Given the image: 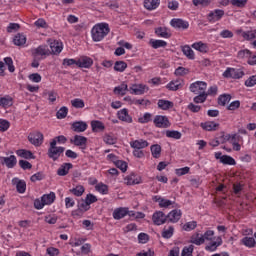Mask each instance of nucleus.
<instances>
[{
  "mask_svg": "<svg viewBox=\"0 0 256 256\" xmlns=\"http://www.w3.org/2000/svg\"><path fill=\"white\" fill-rule=\"evenodd\" d=\"M111 29L109 28V24L107 23H99L96 24L92 30H91V35L93 41L96 43L99 41H103L107 35H109Z\"/></svg>",
  "mask_w": 256,
  "mask_h": 256,
  "instance_id": "f257e3e1",
  "label": "nucleus"
},
{
  "mask_svg": "<svg viewBox=\"0 0 256 256\" xmlns=\"http://www.w3.org/2000/svg\"><path fill=\"white\" fill-rule=\"evenodd\" d=\"M55 194L54 192H50L49 194H44L41 199L37 198L34 200L35 209H43L44 205H51L55 202Z\"/></svg>",
  "mask_w": 256,
  "mask_h": 256,
  "instance_id": "f03ea898",
  "label": "nucleus"
},
{
  "mask_svg": "<svg viewBox=\"0 0 256 256\" xmlns=\"http://www.w3.org/2000/svg\"><path fill=\"white\" fill-rule=\"evenodd\" d=\"M243 75H245V72L239 68H227L223 73V77H226L227 79H241Z\"/></svg>",
  "mask_w": 256,
  "mask_h": 256,
  "instance_id": "7ed1b4c3",
  "label": "nucleus"
},
{
  "mask_svg": "<svg viewBox=\"0 0 256 256\" xmlns=\"http://www.w3.org/2000/svg\"><path fill=\"white\" fill-rule=\"evenodd\" d=\"M190 91L194 94H205L207 93V84L203 81H196L190 85Z\"/></svg>",
  "mask_w": 256,
  "mask_h": 256,
  "instance_id": "20e7f679",
  "label": "nucleus"
},
{
  "mask_svg": "<svg viewBox=\"0 0 256 256\" xmlns=\"http://www.w3.org/2000/svg\"><path fill=\"white\" fill-rule=\"evenodd\" d=\"M154 125L159 129H167L171 127V122H169V118H167V116L157 115L154 118Z\"/></svg>",
  "mask_w": 256,
  "mask_h": 256,
  "instance_id": "39448f33",
  "label": "nucleus"
},
{
  "mask_svg": "<svg viewBox=\"0 0 256 256\" xmlns=\"http://www.w3.org/2000/svg\"><path fill=\"white\" fill-rule=\"evenodd\" d=\"M28 141L35 147H40L43 145V133L35 132L28 135Z\"/></svg>",
  "mask_w": 256,
  "mask_h": 256,
  "instance_id": "423d86ee",
  "label": "nucleus"
},
{
  "mask_svg": "<svg viewBox=\"0 0 256 256\" xmlns=\"http://www.w3.org/2000/svg\"><path fill=\"white\" fill-rule=\"evenodd\" d=\"M32 55L33 57H49V55H51V50H49V46L41 45L32 50Z\"/></svg>",
  "mask_w": 256,
  "mask_h": 256,
  "instance_id": "0eeeda50",
  "label": "nucleus"
},
{
  "mask_svg": "<svg viewBox=\"0 0 256 256\" xmlns=\"http://www.w3.org/2000/svg\"><path fill=\"white\" fill-rule=\"evenodd\" d=\"M129 91L132 95H144L149 91V87L143 84H133Z\"/></svg>",
  "mask_w": 256,
  "mask_h": 256,
  "instance_id": "6e6552de",
  "label": "nucleus"
},
{
  "mask_svg": "<svg viewBox=\"0 0 256 256\" xmlns=\"http://www.w3.org/2000/svg\"><path fill=\"white\" fill-rule=\"evenodd\" d=\"M154 225H165L167 223V215L163 211H156L152 215Z\"/></svg>",
  "mask_w": 256,
  "mask_h": 256,
  "instance_id": "1a4fd4ad",
  "label": "nucleus"
},
{
  "mask_svg": "<svg viewBox=\"0 0 256 256\" xmlns=\"http://www.w3.org/2000/svg\"><path fill=\"white\" fill-rule=\"evenodd\" d=\"M1 165H4L7 169H13L17 165V157L15 155L1 157Z\"/></svg>",
  "mask_w": 256,
  "mask_h": 256,
  "instance_id": "9d476101",
  "label": "nucleus"
},
{
  "mask_svg": "<svg viewBox=\"0 0 256 256\" xmlns=\"http://www.w3.org/2000/svg\"><path fill=\"white\" fill-rule=\"evenodd\" d=\"M224 15L225 11L221 9H216L208 14L207 19L209 23H215L217 21H221Z\"/></svg>",
  "mask_w": 256,
  "mask_h": 256,
  "instance_id": "9b49d317",
  "label": "nucleus"
},
{
  "mask_svg": "<svg viewBox=\"0 0 256 256\" xmlns=\"http://www.w3.org/2000/svg\"><path fill=\"white\" fill-rule=\"evenodd\" d=\"M48 157L50 159H53L54 161H57V159H59V157H61V155L59 154V152L57 150L56 140H52L50 142V147L48 149Z\"/></svg>",
  "mask_w": 256,
  "mask_h": 256,
  "instance_id": "f8f14e48",
  "label": "nucleus"
},
{
  "mask_svg": "<svg viewBox=\"0 0 256 256\" xmlns=\"http://www.w3.org/2000/svg\"><path fill=\"white\" fill-rule=\"evenodd\" d=\"M170 25L174 27V29H189V22L179 18L172 19Z\"/></svg>",
  "mask_w": 256,
  "mask_h": 256,
  "instance_id": "ddd939ff",
  "label": "nucleus"
},
{
  "mask_svg": "<svg viewBox=\"0 0 256 256\" xmlns=\"http://www.w3.org/2000/svg\"><path fill=\"white\" fill-rule=\"evenodd\" d=\"M183 85H185L183 79H176L172 80L166 87L169 91H179V89H183Z\"/></svg>",
  "mask_w": 256,
  "mask_h": 256,
  "instance_id": "4468645a",
  "label": "nucleus"
},
{
  "mask_svg": "<svg viewBox=\"0 0 256 256\" xmlns=\"http://www.w3.org/2000/svg\"><path fill=\"white\" fill-rule=\"evenodd\" d=\"M93 65V59L87 56H82L77 60V67L89 69Z\"/></svg>",
  "mask_w": 256,
  "mask_h": 256,
  "instance_id": "2eb2a0df",
  "label": "nucleus"
},
{
  "mask_svg": "<svg viewBox=\"0 0 256 256\" xmlns=\"http://www.w3.org/2000/svg\"><path fill=\"white\" fill-rule=\"evenodd\" d=\"M12 185L16 186V190L18 193H25V191H27V183H25V180H20L19 178H13Z\"/></svg>",
  "mask_w": 256,
  "mask_h": 256,
  "instance_id": "dca6fc26",
  "label": "nucleus"
},
{
  "mask_svg": "<svg viewBox=\"0 0 256 256\" xmlns=\"http://www.w3.org/2000/svg\"><path fill=\"white\" fill-rule=\"evenodd\" d=\"M117 117L120 121H124V123H133V118L129 115V111L126 108L119 110Z\"/></svg>",
  "mask_w": 256,
  "mask_h": 256,
  "instance_id": "f3484780",
  "label": "nucleus"
},
{
  "mask_svg": "<svg viewBox=\"0 0 256 256\" xmlns=\"http://www.w3.org/2000/svg\"><path fill=\"white\" fill-rule=\"evenodd\" d=\"M161 5V0H144V7L147 11H155Z\"/></svg>",
  "mask_w": 256,
  "mask_h": 256,
  "instance_id": "a211bd4d",
  "label": "nucleus"
},
{
  "mask_svg": "<svg viewBox=\"0 0 256 256\" xmlns=\"http://www.w3.org/2000/svg\"><path fill=\"white\" fill-rule=\"evenodd\" d=\"M70 169H73V164H71V163H64L57 170V175H59V177H65V175L69 174V170Z\"/></svg>",
  "mask_w": 256,
  "mask_h": 256,
  "instance_id": "6ab92c4d",
  "label": "nucleus"
},
{
  "mask_svg": "<svg viewBox=\"0 0 256 256\" xmlns=\"http://www.w3.org/2000/svg\"><path fill=\"white\" fill-rule=\"evenodd\" d=\"M181 210H172L170 213H168L167 219L170 221V223H177L179 219H181Z\"/></svg>",
  "mask_w": 256,
  "mask_h": 256,
  "instance_id": "aec40b11",
  "label": "nucleus"
},
{
  "mask_svg": "<svg viewBox=\"0 0 256 256\" xmlns=\"http://www.w3.org/2000/svg\"><path fill=\"white\" fill-rule=\"evenodd\" d=\"M70 143H73L76 147H83V145H87V137L75 135L74 139L70 140Z\"/></svg>",
  "mask_w": 256,
  "mask_h": 256,
  "instance_id": "412c9836",
  "label": "nucleus"
},
{
  "mask_svg": "<svg viewBox=\"0 0 256 256\" xmlns=\"http://www.w3.org/2000/svg\"><path fill=\"white\" fill-rule=\"evenodd\" d=\"M130 147H132V149H145V147H149V142H147V140H135L130 142Z\"/></svg>",
  "mask_w": 256,
  "mask_h": 256,
  "instance_id": "4be33fe9",
  "label": "nucleus"
},
{
  "mask_svg": "<svg viewBox=\"0 0 256 256\" xmlns=\"http://www.w3.org/2000/svg\"><path fill=\"white\" fill-rule=\"evenodd\" d=\"M72 129L75 133H83L87 131V124L83 121H77L72 124Z\"/></svg>",
  "mask_w": 256,
  "mask_h": 256,
  "instance_id": "5701e85b",
  "label": "nucleus"
},
{
  "mask_svg": "<svg viewBox=\"0 0 256 256\" xmlns=\"http://www.w3.org/2000/svg\"><path fill=\"white\" fill-rule=\"evenodd\" d=\"M200 127L204 129V131H217V127H219V123H215L214 121H208L200 124Z\"/></svg>",
  "mask_w": 256,
  "mask_h": 256,
  "instance_id": "b1692460",
  "label": "nucleus"
},
{
  "mask_svg": "<svg viewBox=\"0 0 256 256\" xmlns=\"http://www.w3.org/2000/svg\"><path fill=\"white\" fill-rule=\"evenodd\" d=\"M125 181L127 185H139L141 178L135 175V173H132L125 178Z\"/></svg>",
  "mask_w": 256,
  "mask_h": 256,
  "instance_id": "393cba45",
  "label": "nucleus"
},
{
  "mask_svg": "<svg viewBox=\"0 0 256 256\" xmlns=\"http://www.w3.org/2000/svg\"><path fill=\"white\" fill-rule=\"evenodd\" d=\"M16 155H18V157H22V159H35V155H33V152L26 149L17 150Z\"/></svg>",
  "mask_w": 256,
  "mask_h": 256,
  "instance_id": "a878e982",
  "label": "nucleus"
},
{
  "mask_svg": "<svg viewBox=\"0 0 256 256\" xmlns=\"http://www.w3.org/2000/svg\"><path fill=\"white\" fill-rule=\"evenodd\" d=\"M93 133H99V131H105V124L99 120H93L91 122Z\"/></svg>",
  "mask_w": 256,
  "mask_h": 256,
  "instance_id": "bb28decb",
  "label": "nucleus"
},
{
  "mask_svg": "<svg viewBox=\"0 0 256 256\" xmlns=\"http://www.w3.org/2000/svg\"><path fill=\"white\" fill-rule=\"evenodd\" d=\"M0 107L7 109V107H13V97L4 96L0 98Z\"/></svg>",
  "mask_w": 256,
  "mask_h": 256,
  "instance_id": "cd10ccee",
  "label": "nucleus"
},
{
  "mask_svg": "<svg viewBox=\"0 0 256 256\" xmlns=\"http://www.w3.org/2000/svg\"><path fill=\"white\" fill-rule=\"evenodd\" d=\"M13 43L18 47H21L22 45H25V43H27V37H25V35L21 33H18L14 36Z\"/></svg>",
  "mask_w": 256,
  "mask_h": 256,
  "instance_id": "c85d7f7f",
  "label": "nucleus"
},
{
  "mask_svg": "<svg viewBox=\"0 0 256 256\" xmlns=\"http://www.w3.org/2000/svg\"><path fill=\"white\" fill-rule=\"evenodd\" d=\"M127 213L128 208H117L113 212V218L119 221V219H123Z\"/></svg>",
  "mask_w": 256,
  "mask_h": 256,
  "instance_id": "c756f323",
  "label": "nucleus"
},
{
  "mask_svg": "<svg viewBox=\"0 0 256 256\" xmlns=\"http://www.w3.org/2000/svg\"><path fill=\"white\" fill-rule=\"evenodd\" d=\"M192 49H195L196 51H199L200 53H207V51H209V47L207 46V44L203 43V42H195L194 44H192Z\"/></svg>",
  "mask_w": 256,
  "mask_h": 256,
  "instance_id": "7c9ffc66",
  "label": "nucleus"
},
{
  "mask_svg": "<svg viewBox=\"0 0 256 256\" xmlns=\"http://www.w3.org/2000/svg\"><path fill=\"white\" fill-rule=\"evenodd\" d=\"M50 49V53H52L53 55H59V53L63 51V46L58 41H54L50 43Z\"/></svg>",
  "mask_w": 256,
  "mask_h": 256,
  "instance_id": "2f4dec72",
  "label": "nucleus"
},
{
  "mask_svg": "<svg viewBox=\"0 0 256 256\" xmlns=\"http://www.w3.org/2000/svg\"><path fill=\"white\" fill-rule=\"evenodd\" d=\"M158 108L162 109V111H167V110L173 108V102H171L169 100L160 99V100H158Z\"/></svg>",
  "mask_w": 256,
  "mask_h": 256,
  "instance_id": "473e14b6",
  "label": "nucleus"
},
{
  "mask_svg": "<svg viewBox=\"0 0 256 256\" xmlns=\"http://www.w3.org/2000/svg\"><path fill=\"white\" fill-rule=\"evenodd\" d=\"M223 243L221 237L217 238V241L210 242L209 245L205 247L206 251H217V248Z\"/></svg>",
  "mask_w": 256,
  "mask_h": 256,
  "instance_id": "72a5a7b5",
  "label": "nucleus"
},
{
  "mask_svg": "<svg viewBox=\"0 0 256 256\" xmlns=\"http://www.w3.org/2000/svg\"><path fill=\"white\" fill-rule=\"evenodd\" d=\"M242 245H245V247H248L249 249H253V247L256 246L255 238L253 237H244L241 240Z\"/></svg>",
  "mask_w": 256,
  "mask_h": 256,
  "instance_id": "f704fd0d",
  "label": "nucleus"
},
{
  "mask_svg": "<svg viewBox=\"0 0 256 256\" xmlns=\"http://www.w3.org/2000/svg\"><path fill=\"white\" fill-rule=\"evenodd\" d=\"M190 242L194 245H203V243H205V239L203 238V235L196 233L191 236Z\"/></svg>",
  "mask_w": 256,
  "mask_h": 256,
  "instance_id": "c9c22d12",
  "label": "nucleus"
},
{
  "mask_svg": "<svg viewBox=\"0 0 256 256\" xmlns=\"http://www.w3.org/2000/svg\"><path fill=\"white\" fill-rule=\"evenodd\" d=\"M127 91H129V87L125 83H122L120 86L114 88V93L117 95H127Z\"/></svg>",
  "mask_w": 256,
  "mask_h": 256,
  "instance_id": "e433bc0d",
  "label": "nucleus"
},
{
  "mask_svg": "<svg viewBox=\"0 0 256 256\" xmlns=\"http://www.w3.org/2000/svg\"><path fill=\"white\" fill-rule=\"evenodd\" d=\"M149 45H151L153 49H159V47H167V43L164 40L150 39Z\"/></svg>",
  "mask_w": 256,
  "mask_h": 256,
  "instance_id": "4c0bfd02",
  "label": "nucleus"
},
{
  "mask_svg": "<svg viewBox=\"0 0 256 256\" xmlns=\"http://www.w3.org/2000/svg\"><path fill=\"white\" fill-rule=\"evenodd\" d=\"M150 151L154 159H159L161 157V146L159 144L152 145Z\"/></svg>",
  "mask_w": 256,
  "mask_h": 256,
  "instance_id": "58836bf2",
  "label": "nucleus"
},
{
  "mask_svg": "<svg viewBox=\"0 0 256 256\" xmlns=\"http://www.w3.org/2000/svg\"><path fill=\"white\" fill-rule=\"evenodd\" d=\"M217 137L220 145H225V143L231 141V134H225L224 131L220 132Z\"/></svg>",
  "mask_w": 256,
  "mask_h": 256,
  "instance_id": "ea45409f",
  "label": "nucleus"
},
{
  "mask_svg": "<svg viewBox=\"0 0 256 256\" xmlns=\"http://www.w3.org/2000/svg\"><path fill=\"white\" fill-rule=\"evenodd\" d=\"M155 33L158 37H163L164 39H169L171 37V34L167 32V28L159 27L155 30Z\"/></svg>",
  "mask_w": 256,
  "mask_h": 256,
  "instance_id": "a19ab883",
  "label": "nucleus"
},
{
  "mask_svg": "<svg viewBox=\"0 0 256 256\" xmlns=\"http://www.w3.org/2000/svg\"><path fill=\"white\" fill-rule=\"evenodd\" d=\"M229 101H231L230 94H222L218 97V105H221V107H225Z\"/></svg>",
  "mask_w": 256,
  "mask_h": 256,
  "instance_id": "79ce46f5",
  "label": "nucleus"
},
{
  "mask_svg": "<svg viewBox=\"0 0 256 256\" xmlns=\"http://www.w3.org/2000/svg\"><path fill=\"white\" fill-rule=\"evenodd\" d=\"M127 69V64L125 61H116L114 64V71H117L118 73H123Z\"/></svg>",
  "mask_w": 256,
  "mask_h": 256,
  "instance_id": "37998d69",
  "label": "nucleus"
},
{
  "mask_svg": "<svg viewBox=\"0 0 256 256\" xmlns=\"http://www.w3.org/2000/svg\"><path fill=\"white\" fill-rule=\"evenodd\" d=\"M166 137H168L169 139H181L182 134L177 130H167Z\"/></svg>",
  "mask_w": 256,
  "mask_h": 256,
  "instance_id": "c03bdc74",
  "label": "nucleus"
},
{
  "mask_svg": "<svg viewBox=\"0 0 256 256\" xmlns=\"http://www.w3.org/2000/svg\"><path fill=\"white\" fill-rule=\"evenodd\" d=\"M221 163L223 165H237V162H235V159L229 155H223L221 158Z\"/></svg>",
  "mask_w": 256,
  "mask_h": 256,
  "instance_id": "a18cd8bd",
  "label": "nucleus"
},
{
  "mask_svg": "<svg viewBox=\"0 0 256 256\" xmlns=\"http://www.w3.org/2000/svg\"><path fill=\"white\" fill-rule=\"evenodd\" d=\"M182 52L186 55L189 59H195V53L193 49L189 45H185L182 47Z\"/></svg>",
  "mask_w": 256,
  "mask_h": 256,
  "instance_id": "49530a36",
  "label": "nucleus"
},
{
  "mask_svg": "<svg viewBox=\"0 0 256 256\" xmlns=\"http://www.w3.org/2000/svg\"><path fill=\"white\" fill-rule=\"evenodd\" d=\"M71 105L72 107H75V109H83V107H85V101L80 98H75L71 100Z\"/></svg>",
  "mask_w": 256,
  "mask_h": 256,
  "instance_id": "de8ad7c7",
  "label": "nucleus"
},
{
  "mask_svg": "<svg viewBox=\"0 0 256 256\" xmlns=\"http://www.w3.org/2000/svg\"><path fill=\"white\" fill-rule=\"evenodd\" d=\"M47 96H48V101H50V103H55L57 101V94L55 91H44L43 97H47Z\"/></svg>",
  "mask_w": 256,
  "mask_h": 256,
  "instance_id": "09e8293b",
  "label": "nucleus"
},
{
  "mask_svg": "<svg viewBox=\"0 0 256 256\" xmlns=\"http://www.w3.org/2000/svg\"><path fill=\"white\" fill-rule=\"evenodd\" d=\"M70 193H73L76 197H81L85 193V187L78 185L75 188L70 189Z\"/></svg>",
  "mask_w": 256,
  "mask_h": 256,
  "instance_id": "8fccbe9b",
  "label": "nucleus"
},
{
  "mask_svg": "<svg viewBox=\"0 0 256 256\" xmlns=\"http://www.w3.org/2000/svg\"><path fill=\"white\" fill-rule=\"evenodd\" d=\"M96 191L102 195H107L109 193V187L103 183H99L95 186Z\"/></svg>",
  "mask_w": 256,
  "mask_h": 256,
  "instance_id": "3c124183",
  "label": "nucleus"
},
{
  "mask_svg": "<svg viewBox=\"0 0 256 256\" xmlns=\"http://www.w3.org/2000/svg\"><path fill=\"white\" fill-rule=\"evenodd\" d=\"M174 231H175V228H173V226H169L168 229H164L162 231V237L164 239H171L173 237Z\"/></svg>",
  "mask_w": 256,
  "mask_h": 256,
  "instance_id": "603ef678",
  "label": "nucleus"
},
{
  "mask_svg": "<svg viewBox=\"0 0 256 256\" xmlns=\"http://www.w3.org/2000/svg\"><path fill=\"white\" fill-rule=\"evenodd\" d=\"M174 75H176V77H183L185 75H189V69L180 66L175 70Z\"/></svg>",
  "mask_w": 256,
  "mask_h": 256,
  "instance_id": "864d4df0",
  "label": "nucleus"
},
{
  "mask_svg": "<svg viewBox=\"0 0 256 256\" xmlns=\"http://www.w3.org/2000/svg\"><path fill=\"white\" fill-rule=\"evenodd\" d=\"M195 249V246L189 245L185 246L182 250L181 256H194L193 251Z\"/></svg>",
  "mask_w": 256,
  "mask_h": 256,
  "instance_id": "5fc2aeb1",
  "label": "nucleus"
},
{
  "mask_svg": "<svg viewBox=\"0 0 256 256\" xmlns=\"http://www.w3.org/2000/svg\"><path fill=\"white\" fill-rule=\"evenodd\" d=\"M237 57L238 59H251V51L248 49L240 50Z\"/></svg>",
  "mask_w": 256,
  "mask_h": 256,
  "instance_id": "6e6d98bb",
  "label": "nucleus"
},
{
  "mask_svg": "<svg viewBox=\"0 0 256 256\" xmlns=\"http://www.w3.org/2000/svg\"><path fill=\"white\" fill-rule=\"evenodd\" d=\"M67 113H69V109L67 107L63 106L56 113V117H57V119H65V117H67Z\"/></svg>",
  "mask_w": 256,
  "mask_h": 256,
  "instance_id": "4d7b16f0",
  "label": "nucleus"
},
{
  "mask_svg": "<svg viewBox=\"0 0 256 256\" xmlns=\"http://www.w3.org/2000/svg\"><path fill=\"white\" fill-rule=\"evenodd\" d=\"M4 63L8 67L10 73H15V66L13 65V59L11 57L4 58Z\"/></svg>",
  "mask_w": 256,
  "mask_h": 256,
  "instance_id": "13d9d810",
  "label": "nucleus"
},
{
  "mask_svg": "<svg viewBox=\"0 0 256 256\" xmlns=\"http://www.w3.org/2000/svg\"><path fill=\"white\" fill-rule=\"evenodd\" d=\"M78 209L79 211H89L91 209V206L88 204L87 200H81L78 202Z\"/></svg>",
  "mask_w": 256,
  "mask_h": 256,
  "instance_id": "bf43d9fd",
  "label": "nucleus"
},
{
  "mask_svg": "<svg viewBox=\"0 0 256 256\" xmlns=\"http://www.w3.org/2000/svg\"><path fill=\"white\" fill-rule=\"evenodd\" d=\"M242 37H244L246 41H251V39H256V30L243 32Z\"/></svg>",
  "mask_w": 256,
  "mask_h": 256,
  "instance_id": "052dcab7",
  "label": "nucleus"
},
{
  "mask_svg": "<svg viewBox=\"0 0 256 256\" xmlns=\"http://www.w3.org/2000/svg\"><path fill=\"white\" fill-rule=\"evenodd\" d=\"M196 228H197V221L187 222L183 226L184 231H193V229H196Z\"/></svg>",
  "mask_w": 256,
  "mask_h": 256,
  "instance_id": "680f3d73",
  "label": "nucleus"
},
{
  "mask_svg": "<svg viewBox=\"0 0 256 256\" xmlns=\"http://www.w3.org/2000/svg\"><path fill=\"white\" fill-rule=\"evenodd\" d=\"M196 95L197 96L193 99L194 103H205L207 101V93Z\"/></svg>",
  "mask_w": 256,
  "mask_h": 256,
  "instance_id": "e2e57ef3",
  "label": "nucleus"
},
{
  "mask_svg": "<svg viewBox=\"0 0 256 256\" xmlns=\"http://www.w3.org/2000/svg\"><path fill=\"white\" fill-rule=\"evenodd\" d=\"M248 1L249 0H231V5H233L234 7L243 8L247 5Z\"/></svg>",
  "mask_w": 256,
  "mask_h": 256,
  "instance_id": "0e129e2a",
  "label": "nucleus"
},
{
  "mask_svg": "<svg viewBox=\"0 0 256 256\" xmlns=\"http://www.w3.org/2000/svg\"><path fill=\"white\" fill-rule=\"evenodd\" d=\"M115 165L118 167L119 170L122 171V173H125L127 171V162L123 160H118Z\"/></svg>",
  "mask_w": 256,
  "mask_h": 256,
  "instance_id": "69168bd1",
  "label": "nucleus"
},
{
  "mask_svg": "<svg viewBox=\"0 0 256 256\" xmlns=\"http://www.w3.org/2000/svg\"><path fill=\"white\" fill-rule=\"evenodd\" d=\"M10 125L11 124L9 123V121L0 119V131L2 133H5V131H7V129H9Z\"/></svg>",
  "mask_w": 256,
  "mask_h": 256,
  "instance_id": "338daca9",
  "label": "nucleus"
},
{
  "mask_svg": "<svg viewBox=\"0 0 256 256\" xmlns=\"http://www.w3.org/2000/svg\"><path fill=\"white\" fill-rule=\"evenodd\" d=\"M246 87H254L256 85V75L250 76L246 81H245Z\"/></svg>",
  "mask_w": 256,
  "mask_h": 256,
  "instance_id": "774afa93",
  "label": "nucleus"
}]
</instances>
